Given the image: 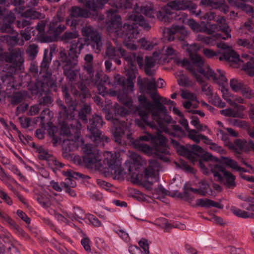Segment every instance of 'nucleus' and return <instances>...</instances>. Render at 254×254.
<instances>
[{
  "instance_id": "obj_1",
  "label": "nucleus",
  "mask_w": 254,
  "mask_h": 254,
  "mask_svg": "<svg viewBox=\"0 0 254 254\" xmlns=\"http://www.w3.org/2000/svg\"><path fill=\"white\" fill-rule=\"evenodd\" d=\"M150 95L154 103L148 101L144 95L138 96L141 107L136 108L140 118L135 119V124L141 128L149 127L156 129L158 127L165 129L166 124L171 123V117L167 114L166 107L159 102L157 92L152 93Z\"/></svg>"
},
{
  "instance_id": "obj_2",
  "label": "nucleus",
  "mask_w": 254,
  "mask_h": 254,
  "mask_svg": "<svg viewBox=\"0 0 254 254\" xmlns=\"http://www.w3.org/2000/svg\"><path fill=\"white\" fill-rule=\"evenodd\" d=\"M190 60L191 63L186 59L180 60L176 59L175 61L177 64L186 67L190 72L192 76L196 79L197 81L201 82L202 81V76L197 73L199 72L207 79H212L213 81L222 86L225 83H227L228 80L224 75L225 72L219 69H217L216 72H215L208 65L204 67V60L199 55L197 54L191 55ZM228 91L227 88L223 86L222 91L224 94V92H227Z\"/></svg>"
},
{
  "instance_id": "obj_3",
  "label": "nucleus",
  "mask_w": 254,
  "mask_h": 254,
  "mask_svg": "<svg viewBox=\"0 0 254 254\" xmlns=\"http://www.w3.org/2000/svg\"><path fill=\"white\" fill-rule=\"evenodd\" d=\"M126 18L133 23L131 24H124L122 30L123 35L120 37L124 39V44L127 48L132 50H136L137 46L133 42L139 34L137 25L147 31L150 29V26L144 20L143 16L138 13L132 12L128 14Z\"/></svg>"
},
{
  "instance_id": "obj_4",
  "label": "nucleus",
  "mask_w": 254,
  "mask_h": 254,
  "mask_svg": "<svg viewBox=\"0 0 254 254\" xmlns=\"http://www.w3.org/2000/svg\"><path fill=\"white\" fill-rule=\"evenodd\" d=\"M125 60L129 66L127 73V78H126L119 74L115 75L114 78L116 83L121 86L123 90L128 93H131L134 90L133 80L136 78V65L137 64L140 67L142 66L143 65V58L140 55L130 53L125 57Z\"/></svg>"
},
{
  "instance_id": "obj_5",
  "label": "nucleus",
  "mask_w": 254,
  "mask_h": 254,
  "mask_svg": "<svg viewBox=\"0 0 254 254\" xmlns=\"http://www.w3.org/2000/svg\"><path fill=\"white\" fill-rule=\"evenodd\" d=\"M85 61L83 66V70L86 72L85 80L89 86H96L99 94L104 96L107 94L108 91L105 86L106 83L110 84L109 77L102 73L97 72L94 75V69L93 65V56L91 54H86L84 58Z\"/></svg>"
},
{
  "instance_id": "obj_6",
  "label": "nucleus",
  "mask_w": 254,
  "mask_h": 254,
  "mask_svg": "<svg viewBox=\"0 0 254 254\" xmlns=\"http://www.w3.org/2000/svg\"><path fill=\"white\" fill-rule=\"evenodd\" d=\"M196 7V5L189 0H174L168 2L167 6L157 12L156 16L159 20L164 22H170L173 18V12L170 9L180 10L190 9L192 12Z\"/></svg>"
},
{
  "instance_id": "obj_7",
  "label": "nucleus",
  "mask_w": 254,
  "mask_h": 254,
  "mask_svg": "<svg viewBox=\"0 0 254 254\" xmlns=\"http://www.w3.org/2000/svg\"><path fill=\"white\" fill-rule=\"evenodd\" d=\"M59 65L64 70V74L69 81H75L80 74V68L77 67L78 60L69 59L64 51L60 52Z\"/></svg>"
},
{
  "instance_id": "obj_8",
  "label": "nucleus",
  "mask_w": 254,
  "mask_h": 254,
  "mask_svg": "<svg viewBox=\"0 0 254 254\" xmlns=\"http://www.w3.org/2000/svg\"><path fill=\"white\" fill-rule=\"evenodd\" d=\"M132 144L135 148L149 156L154 154L158 158L164 162L169 161V157L166 156V155L169 154V148L167 145H163V147L165 149V150H163V147L160 145L152 144V147H151L140 142L139 140H134Z\"/></svg>"
},
{
  "instance_id": "obj_9",
  "label": "nucleus",
  "mask_w": 254,
  "mask_h": 254,
  "mask_svg": "<svg viewBox=\"0 0 254 254\" xmlns=\"http://www.w3.org/2000/svg\"><path fill=\"white\" fill-rule=\"evenodd\" d=\"M104 124H105V122L103 118L97 114L93 115L89 120V124L87 128L91 133L94 141L97 144L109 141V138L103 135L102 131L100 130ZM102 145H104V143H102Z\"/></svg>"
},
{
  "instance_id": "obj_10",
  "label": "nucleus",
  "mask_w": 254,
  "mask_h": 254,
  "mask_svg": "<svg viewBox=\"0 0 254 254\" xmlns=\"http://www.w3.org/2000/svg\"><path fill=\"white\" fill-rule=\"evenodd\" d=\"M210 170L214 180L220 183L224 182L227 188L233 189L236 186L235 176L221 165L215 164L211 166Z\"/></svg>"
},
{
  "instance_id": "obj_11",
  "label": "nucleus",
  "mask_w": 254,
  "mask_h": 254,
  "mask_svg": "<svg viewBox=\"0 0 254 254\" xmlns=\"http://www.w3.org/2000/svg\"><path fill=\"white\" fill-rule=\"evenodd\" d=\"M219 28L225 33V37H223L221 34L216 33L215 35H212L209 36H205L203 35L199 34L197 36V40L205 44L209 45H214L216 44L215 41L217 39H224L226 40L229 38H231L230 32L231 30L229 28L228 24L225 22L221 24Z\"/></svg>"
},
{
  "instance_id": "obj_12",
  "label": "nucleus",
  "mask_w": 254,
  "mask_h": 254,
  "mask_svg": "<svg viewBox=\"0 0 254 254\" xmlns=\"http://www.w3.org/2000/svg\"><path fill=\"white\" fill-rule=\"evenodd\" d=\"M63 21L64 17L58 13L57 15L53 18L49 26V33L52 34L54 37L46 36L45 37L46 39V42L53 41L57 36L66 29V26L62 23Z\"/></svg>"
},
{
  "instance_id": "obj_13",
  "label": "nucleus",
  "mask_w": 254,
  "mask_h": 254,
  "mask_svg": "<svg viewBox=\"0 0 254 254\" xmlns=\"http://www.w3.org/2000/svg\"><path fill=\"white\" fill-rule=\"evenodd\" d=\"M81 32L83 36L90 38V44L96 52L101 51L102 47L101 36L97 30L91 26L86 25L82 28Z\"/></svg>"
},
{
  "instance_id": "obj_14",
  "label": "nucleus",
  "mask_w": 254,
  "mask_h": 254,
  "mask_svg": "<svg viewBox=\"0 0 254 254\" xmlns=\"http://www.w3.org/2000/svg\"><path fill=\"white\" fill-rule=\"evenodd\" d=\"M22 52L20 48L12 49L10 52H2L0 50V61H5L15 64L14 67L21 64L24 62Z\"/></svg>"
},
{
  "instance_id": "obj_15",
  "label": "nucleus",
  "mask_w": 254,
  "mask_h": 254,
  "mask_svg": "<svg viewBox=\"0 0 254 254\" xmlns=\"http://www.w3.org/2000/svg\"><path fill=\"white\" fill-rule=\"evenodd\" d=\"M81 128V124L78 120H73L69 125L64 124L61 127V133L73 141L78 140Z\"/></svg>"
},
{
  "instance_id": "obj_16",
  "label": "nucleus",
  "mask_w": 254,
  "mask_h": 254,
  "mask_svg": "<svg viewBox=\"0 0 254 254\" xmlns=\"http://www.w3.org/2000/svg\"><path fill=\"white\" fill-rule=\"evenodd\" d=\"M113 43L108 42L107 43L106 55L110 59H114L115 58L124 57L125 59L127 54L126 51L122 47V42L118 41L117 39H113Z\"/></svg>"
},
{
  "instance_id": "obj_17",
  "label": "nucleus",
  "mask_w": 254,
  "mask_h": 254,
  "mask_svg": "<svg viewBox=\"0 0 254 254\" xmlns=\"http://www.w3.org/2000/svg\"><path fill=\"white\" fill-rule=\"evenodd\" d=\"M84 156L83 160L87 167L100 161L99 150L92 144H85L83 148Z\"/></svg>"
},
{
  "instance_id": "obj_18",
  "label": "nucleus",
  "mask_w": 254,
  "mask_h": 254,
  "mask_svg": "<svg viewBox=\"0 0 254 254\" xmlns=\"http://www.w3.org/2000/svg\"><path fill=\"white\" fill-rule=\"evenodd\" d=\"M106 26L108 32L115 33L119 37L123 36V26L120 15H113L110 20L106 22Z\"/></svg>"
},
{
  "instance_id": "obj_19",
  "label": "nucleus",
  "mask_w": 254,
  "mask_h": 254,
  "mask_svg": "<svg viewBox=\"0 0 254 254\" xmlns=\"http://www.w3.org/2000/svg\"><path fill=\"white\" fill-rule=\"evenodd\" d=\"M15 242L11 234L0 226V253H3Z\"/></svg>"
},
{
  "instance_id": "obj_20",
  "label": "nucleus",
  "mask_w": 254,
  "mask_h": 254,
  "mask_svg": "<svg viewBox=\"0 0 254 254\" xmlns=\"http://www.w3.org/2000/svg\"><path fill=\"white\" fill-rule=\"evenodd\" d=\"M86 41L81 38H78L71 42L70 48L69 50L67 57L69 59L78 60L77 59L80 54L81 50L86 44Z\"/></svg>"
},
{
  "instance_id": "obj_21",
  "label": "nucleus",
  "mask_w": 254,
  "mask_h": 254,
  "mask_svg": "<svg viewBox=\"0 0 254 254\" xmlns=\"http://www.w3.org/2000/svg\"><path fill=\"white\" fill-rule=\"evenodd\" d=\"M136 140H139L140 142L141 141H150L151 144H158L162 147H163L164 145H167V138L161 133L152 135L150 133H146L143 135L140 136ZM162 148L163 150H165L164 147Z\"/></svg>"
},
{
  "instance_id": "obj_22",
  "label": "nucleus",
  "mask_w": 254,
  "mask_h": 254,
  "mask_svg": "<svg viewBox=\"0 0 254 254\" xmlns=\"http://www.w3.org/2000/svg\"><path fill=\"white\" fill-rule=\"evenodd\" d=\"M137 84L141 93L146 92L150 95L152 93L157 92V86L154 78H152V81L149 80L147 78H138Z\"/></svg>"
},
{
  "instance_id": "obj_23",
  "label": "nucleus",
  "mask_w": 254,
  "mask_h": 254,
  "mask_svg": "<svg viewBox=\"0 0 254 254\" xmlns=\"http://www.w3.org/2000/svg\"><path fill=\"white\" fill-rule=\"evenodd\" d=\"M129 127L125 121H120L119 126L115 127L114 132V136L115 138V141L121 142V138L126 136L127 139L131 138V134L129 133Z\"/></svg>"
},
{
  "instance_id": "obj_24",
  "label": "nucleus",
  "mask_w": 254,
  "mask_h": 254,
  "mask_svg": "<svg viewBox=\"0 0 254 254\" xmlns=\"http://www.w3.org/2000/svg\"><path fill=\"white\" fill-rule=\"evenodd\" d=\"M80 2L84 3L86 7L93 11L102 9L106 3L105 0H78Z\"/></svg>"
},
{
  "instance_id": "obj_25",
  "label": "nucleus",
  "mask_w": 254,
  "mask_h": 254,
  "mask_svg": "<svg viewBox=\"0 0 254 254\" xmlns=\"http://www.w3.org/2000/svg\"><path fill=\"white\" fill-rule=\"evenodd\" d=\"M78 90L73 91V93L80 98L81 101L90 96V92L86 85L83 82H79L77 84Z\"/></svg>"
},
{
  "instance_id": "obj_26",
  "label": "nucleus",
  "mask_w": 254,
  "mask_h": 254,
  "mask_svg": "<svg viewBox=\"0 0 254 254\" xmlns=\"http://www.w3.org/2000/svg\"><path fill=\"white\" fill-rule=\"evenodd\" d=\"M201 3L203 5L209 6L213 8H220L221 11L226 13L229 11V7L223 4L222 1L216 0H201Z\"/></svg>"
},
{
  "instance_id": "obj_27",
  "label": "nucleus",
  "mask_w": 254,
  "mask_h": 254,
  "mask_svg": "<svg viewBox=\"0 0 254 254\" xmlns=\"http://www.w3.org/2000/svg\"><path fill=\"white\" fill-rule=\"evenodd\" d=\"M159 167V164L157 161L155 160H150L149 162L148 166L145 169L144 171L145 177L155 178Z\"/></svg>"
},
{
  "instance_id": "obj_28",
  "label": "nucleus",
  "mask_w": 254,
  "mask_h": 254,
  "mask_svg": "<svg viewBox=\"0 0 254 254\" xmlns=\"http://www.w3.org/2000/svg\"><path fill=\"white\" fill-rule=\"evenodd\" d=\"M91 13L87 10L78 7L72 6L70 9V16L71 18H88Z\"/></svg>"
},
{
  "instance_id": "obj_29",
  "label": "nucleus",
  "mask_w": 254,
  "mask_h": 254,
  "mask_svg": "<svg viewBox=\"0 0 254 254\" xmlns=\"http://www.w3.org/2000/svg\"><path fill=\"white\" fill-rule=\"evenodd\" d=\"M233 147L229 148L230 149L233 150L238 155L236 156L237 158L240 157V151H248L247 148V141L243 139H236L232 142Z\"/></svg>"
},
{
  "instance_id": "obj_30",
  "label": "nucleus",
  "mask_w": 254,
  "mask_h": 254,
  "mask_svg": "<svg viewBox=\"0 0 254 254\" xmlns=\"http://www.w3.org/2000/svg\"><path fill=\"white\" fill-rule=\"evenodd\" d=\"M196 204L197 206L205 208H208L210 207H215L220 209L223 208V205L222 204L207 198H200L196 199Z\"/></svg>"
},
{
  "instance_id": "obj_31",
  "label": "nucleus",
  "mask_w": 254,
  "mask_h": 254,
  "mask_svg": "<svg viewBox=\"0 0 254 254\" xmlns=\"http://www.w3.org/2000/svg\"><path fill=\"white\" fill-rule=\"evenodd\" d=\"M220 61L225 60L229 62L237 63L240 61L239 56L234 50L225 52L222 55L219 56Z\"/></svg>"
},
{
  "instance_id": "obj_32",
  "label": "nucleus",
  "mask_w": 254,
  "mask_h": 254,
  "mask_svg": "<svg viewBox=\"0 0 254 254\" xmlns=\"http://www.w3.org/2000/svg\"><path fill=\"white\" fill-rule=\"evenodd\" d=\"M155 65V61L152 57L146 56L145 58V64L144 65V72L148 76H153L155 70L151 69Z\"/></svg>"
},
{
  "instance_id": "obj_33",
  "label": "nucleus",
  "mask_w": 254,
  "mask_h": 254,
  "mask_svg": "<svg viewBox=\"0 0 254 254\" xmlns=\"http://www.w3.org/2000/svg\"><path fill=\"white\" fill-rule=\"evenodd\" d=\"M21 16L23 17L29 18L31 19H43L45 17V14L32 9H28L22 12Z\"/></svg>"
},
{
  "instance_id": "obj_34",
  "label": "nucleus",
  "mask_w": 254,
  "mask_h": 254,
  "mask_svg": "<svg viewBox=\"0 0 254 254\" xmlns=\"http://www.w3.org/2000/svg\"><path fill=\"white\" fill-rule=\"evenodd\" d=\"M220 114L225 117L244 118V114L243 112L236 111L231 108H227L220 111Z\"/></svg>"
},
{
  "instance_id": "obj_35",
  "label": "nucleus",
  "mask_w": 254,
  "mask_h": 254,
  "mask_svg": "<svg viewBox=\"0 0 254 254\" xmlns=\"http://www.w3.org/2000/svg\"><path fill=\"white\" fill-rule=\"evenodd\" d=\"M62 91L64 95V98L65 99V101L68 106L69 109L70 110H72L73 111L75 110L76 103L75 102L71 99L70 95L68 93V89L67 86H62Z\"/></svg>"
},
{
  "instance_id": "obj_36",
  "label": "nucleus",
  "mask_w": 254,
  "mask_h": 254,
  "mask_svg": "<svg viewBox=\"0 0 254 254\" xmlns=\"http://www.w3.org/2000/svg\"><path fill=\"white\" fill-rule=\"evenodd\" d=\"M91 112V106L89 105L84 104L80 110L78 116L79 119L82 121V122L86 124L88 122V119L87 116L90 114Z\"/></svg>"
},
{
  "instance_id": "obj_37",
  "label": "nucleus",
  "mask_w": 254,
  "mask_h": 254,
  "mask_svg": "<svg viewBox=\"0 0 254 254\" xmlns=\"http://www.w3.org/2000/svg\"><path fill=\"white\" fill-rule=\"evenodd\" d=\"M50 195L48 194H37L36 199L38 202L44 208H48L51 206Z\"/></svg>"
},
{
  "instance_id": "obj_38",
  "label": "nucleus",
  "mask_w": 254,
  "mask_h": 254,
  "mask_svg": "<svg viewBox=\"0 0 254 254\" xmlns=\"http://www.w3.org/2000/svg\"><path fill=\"white\" fill-rule=\"evenodd\" d=\"M231 211L236 216L242 218H253V213H249L245 210L238 208L235 206L231 207Z\"/></svg>"
},
{
  "instance_id": "obj_39",
  "label": "nucleus",
  "mask_w": 254,
  "mask_h": 254,
  "mask_svg": "<svg viewBox=\"0 0 254 254\" xmlns=\"http://www.w3.org/2000/svg\"><path fill=\"white\" fill-rule=\"evenodd\" d=\"M57 104L60 107L61 111H60V114L61 116H63L65 119H68L69 117L71 118L72 117V112L69 111V109H67L61 100L57 101Z\"/></svg>"
},
{
  "instance_id": "obj_40",
  "label": "nucleus",
  "mask_w": 254,
  "mask_h": 254,
  "mask_svg": "<svg viewBox=\"0 0 254 254\" xmlns=\"http://www.w3.org/2000/svg\"><path fill=\"white\" fill-rule=\"evenodd\" d=\"M243 69L250 76H254V58H251L250 61L243 65Z\"/></svg>"
},
{
  "instance_id": "obj_41",
  "label": "nucleus",
  "mask_w": 254,
  "mask_h": 254,
  "mask_svg": "<svg viewBox=\"0 0 254 254\" xmlns=\"http://www.w3.org/2000/svg\"><path fill=\"white\" fill-rule=\"evenodd\" d=\"M10 70L12 71L11 72H8L1 76L0 79L3 83H5L6 84H8L13 82L14 80L13 73L15 72L16 68L12 67Z\"/></svg>"
},
{
  "instance_id": "obj_42",
  "label": "nucleus",
  "mask_w": 254,
  "mask_h": 254,
  "mask_svg": "<svg viewBox=\"0 0 254 254\" xmlns=\"http://www.w3.org/2000/svg\"><path fill=\"white\" fill-rule=\"evenodd\" d=\"M197 132V131L195 129H190L188 131V136L190 139L198 143L201 139H205L206 136L201 134H196Z\"/></svg>"
},
{
  "instance_id": "obj_43",
  "label": "nucleus",
  "mask_w": 254,
  "mask_h": 254,
  "mask_svg": "<svg viewBox=\"0 0 254 254\" xmlns=\"http://www.w3.org/2000/svg\"><path fill=\"white\" fill-rule=\"evenodd\" d=\"M218 131L219 134H218V135L219 136V137L223 141L224 145L228 148L233 147L232 146V142L230 140L229 134L221 129H219Z\"/></svg>"
},
{
  "instance_id": "obj_44",
  "label": "nucleus",
  "mask_w": 254,
  "mask_h": 254,
  "mask_svg": "<svg viewBox=\"0 0 254 254\" xmlns=\"http://www.w3.org/2000/svg\"><path fill=\"white\" fill-rule=\"evenodd\" d=\"M79 34L77 31H66L62 36L61 39L65 43H68L69 40L78 38Z\"/></svg>"
},
{
  "instance_id": "obj_45",
  "label": "nucleus",
  "mask_w": 254,
  "mask_h": 254,
  "mask_svg": "<svg viewBox=\"0 0 254 254\" xmlns=\"http://www.w3.org/2000/svg\"><path fill=\"white\" fill-rule=\"evenodd\" d=\"M230 85L233 91L238 92L242 89L245 84L241 81L234 78L230 80Z\"/></svg>"
},
{
  "instance_id": "obj_46",
  "label": "nucleus",
  "mask_w": 254,
  "mask_h": 254,
  "mask_svg": "<svg viewBox=\"0 0 254 254\" xmlns=\"http://www.w3.org/2000/svg\"><path fill=\"white\" fill-rule=\"evenodd\" d=\"M64 174L65 176L67 177V178H70L72 179H78L79 178L85 179L89 178V177L88 176L84 175L78 172H75L72 170H67L64 172Z\"/></svg>"
},
{
  "instance_id": "obj_47",
  "label": "nucleus",
  "mask_w": 254,
  "mask_h": 254,
  "mask_svg": "<svg viewBox=\"0 0 254 254\" xmlns=\"http://www.w3.org/2000/svg\"><path fill=\"white\" fill-rule=\"evenodd\" d=\"M140 12L149 18L154 17V10L151 5L141 6L140 8Z\"/></svg>"
},
{
  "instance_id": "obj_48",
  "label": "nucleus",
  "mask_w": 254,
  "mask_h": 254,
  "mask_svg": "<svg viewBox=\"0 0 254 254\" xmlns=\"http://www.w3.org/2000/svg\"><path fill=\"white\" fill-rule=\"evenodd\" d=\"M178 76L179 78L178 79V82L179 85L188 86L191 85V81L189 78L186 75H184L182 71L179 72Z\"/></svg>"
},
{
  "instance_id": "obj_49",
  "label": "nucleus",
  "mask_w": 254,
  "mask_h": 254,
  "mask_svg": "<svg viewBox=\"0 0 254 254\" xmlns=\"http://www.w3.org/2000/svg\"><path fill=\"white\" fill-rule=\"evenodd\" d=\"M14 20V17L11 18L8 23H4L2 24L0 27V31L1 33H12L13 31V28L12 27L11 24L13 23Z\"/></svg>"
},
{
  "instance_id": "obj_50",
  "label": "nucleus",
  "mask_w": 254,
  "mask_h": 254,
  "mask_svg": "<svg viewBox=\"0 0 254 254\" xmlns=\"http://www.w3.org/2000/svg\"><path fill=\"white\" fill-rule=\"evenodd\" d=\"M38 52V47L35 44H30L27 50V53L31 60L35 59Z\"/></svg>"
},
{
  "instance_id": "obj_51",
  "label": "nucleus",
  "mask_w": 254,
  "mask_h": 254,
  "mask_svg": "<svg viewBox=\"0 0 254 254\" xmlns=\"http://www.w3.org/2000/svg\"><path fill=\"white\" fill-rule=\"evenodd\" d=\"M236 43L239 46H242L248 49H254V45L249 39H238Z\"/></svg>"
},
{
  "instance_id": "obj_52",
  "label": "nucleus",
  "mask_w": 254,
  "mask_h": 254,
  "mask_svg": "<svg viewBox=\"0 0 254 254\" xmlns=\"http://www.w3.org/2000/svg\"><path fill=\"white\" fill-rule=\"evenodd\" d=\"M236 6L240 8L242 10L245 11L247 13H251L253 18H254V10L252 6L246 4L244 2H238L236 3Z\"/></svg>"
},
{
  "instance_id": "obj_53",
  "label": "nucleus",
  "mask_w": 254,
  "mask_h": 254,
  "mask_svg": "<svg viewBox=\"0 0 254 254\" xmlns=\"http://www.w3.org/2000/svg\"><path fill=\"white\" fill-rule=\"evenodd\" d=\"M10 97V103L13 105L20 103L24 99L23 95L20 92H15Z\"/></svg>"
},
{
  "instance_id": "obj_54",
  "label": "nucleus",
  "mask_w": 254,
  "mask_h": 254,
  "mask_svg": "<svg viewBox=\"0 0 254 254\" xmlns=\"http://www.w3.org/2000/svg\"><path fill=\"white\" fill-rule=\"evenodd\" d=\"M53 100L49 94H45L44 96L39 97V104L49 106L52 104Z\"/></svg>"
},
{
  "instance_id": "obj_55",
  "label": "nucleus",
  "mask_w": 254,
  "mask_h": 254,
  "mask_svg": "<svg viewBox=\"0 0 254 254\" xmlns=\"http://www.w3.org/2000/svg\"><path fill=\"white\" fill-rule=\"evenodd\" d=\"M139 43L140 44L141 47L146 50H152L154 46L155 45V44L153 43V42L147 41L145 38H142L139 40Z\"/></svg>"
},
{
  "instance_id": "obj_56",
  "label": "nucleus",
  "mask_w": 254,
  "mask_h": 254,
  "mask_svg": "<svg viewBox=\"0 0 254 254\" xmlns=\"http://www.w3.org/2000/svg\"><path fill=\"white\" fill-rule=\"evenodd\" d=\"M221 162L222 163L224 164L227 166H228L231 169L235 170L238 165V163L236 161L229 157H222Z\"/></svg>"
},
{
  "instance_id": "obj_57",
  "label": "nucleus",
  "mask_w": 254,
  "mask_h": 254,
  "mask_svg": "<svg viewBox=\"0 0 254 254\" xmlns=\"http://www.w3.org/2000/svg\"><path fill=\"white\" fill-rule=\"evenodd\" d=\"M51 60H49V58L47 57L46 54H44L43 61L40 65V73H47V71H48L49 63Z\"/></svg>"
},
{
  "instance_id": "obj_58",
  "label": "nucleus",
  "mask_w": 254,
  "mask_h": 254,
  "mask_svg": "<svg viewBox=\"0 0 254 254\" xmlns=\"http://www.w3.org/2000/svg\"><path fill=\"white\" fill-rule=\"evenodd\" d=\"M177 30V38L180 41H184L186 39L188 35V32L183 26H178Z\"/></svg>"
},
{
  "instance_id": "obj_59",
  "label": "nucleus",
  "mask_w": 254,
  "mask_h": 254,
  "mask_svg": "<svg viewBox=\"0 0 254 254\" xmlns=\"http://www.w3.org/2000/svg\"><path fill=\"white\" fill-rule=\"evenodd\" d=\"M178 28L177 25H176L172 26L171 28L167 30V39L168 41H172L175 38H177V30Z\"/></svg>"
},
{
  "instance_id": "obj_60",
  "label": "nucleus",
  "mask_w": 254,
  "mask_h": 254,
  "mask_svg": "<svg viewBox=\"0 0 254 254\" xmlns=\"http://www.w3.org/2000/svg\"><path fill=\"white\" fill-rule=\"evenodd\" d=\"M201 85V89L202 91L204 92L205 94L207 96H212L213 95L212 90L210 86H208L207 84H206L203 78H202V81H197Z\"/></svg>"
},
{
  "instance_id": "obj_61",
  "label": "nucleus",
  "mask_w": 254,
  "mask_h": 254,
  "mask_svg": "<svg viewBox=\"0 0 254 254\" xmlns=\"http://www.w3.org/2000/svg\"><path fill=\"white\" fill-rule=\"evenodd\" d=\"M117 5L122 9H129L132 7V3L129 0H118Z\"/></svg>"
},
{
  "instance_id": "obj_62",
  "label": "nucleus",
  "mask_w": 254,
  "mask_h": 254,
  "mask_svg": "<svg viewBox=\"0 0 254 254\" xmlns=\"http://www.w3.org/2000/svg\"><path fill=\"white\" fill-rule=\"evenodd\" d=\"M243 95L247 98L251 99L254 97V91L249 87L245 85L241 90Z\"/></svg>"
},
{
  "instance_id": "obj_63",
  "label": "nucleus",
  "mask_w": 254,
  "mask_h": 254,
  "mask_svg": "<svg viewBox=\"0 0 254 254\" xmlns=\"http://www.w3.org/2000/svg\"><path fill=\"white\" fill-rule=\"evenodd\" d=\"M229 121L230 123L234 126L242 128H245L247 127V123L245 121L238 119H230Z\"/></svg>"
},
{
  "instance_id": "obj_64",
  "label": "nucleus",
  "mask_w": 254,
  "mask_h": 254,
  "mask_svg": "<svg viewBox=\"0 0 254 254\" xmlns=\"http://www.w3.org/2000/svg\"><path fill=\"white\" fill-rule=\"evenodd\" d=\"M86 218L90 223L95 227H100L102 225L101 221L93 215L88 214Z\"/></svg>"
}]
</instances>
